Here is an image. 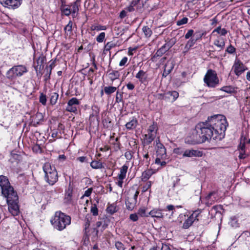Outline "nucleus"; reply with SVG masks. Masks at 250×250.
I'll list each match as a JSON object with an SVG mask.
<instances>
[{
    "mask_svg": "<svg viewBox=\"0 0 250 250\" xmlns=\"http://www.w3.org/2000/svg\"><path fill=\"white\" fill-rule=\"evenodd\" d=\"M0 187L2 195L6 198L9 211L13 216L18 215L19 197L6 176L0 175Z\"/></svg>",
    "mask_w": 250,
    "mask_h": 250,
    "instance_id": "1",
    "label": "nucleus"
},
{
    "mask_svg": "<svg viewBox=\"0 0 250 250\" xmlns=\"http://www.w3.org/2000/svg\"><path fill=\"white\" fill-rule=\"evenodd\" d=\"M196 129L197 132L201 133L202 142L208 141L211 138L213 140L219 138L208 118L206 122L198 123L196 125Z\"/></svg>",
    "mask_w": 250,
    "mask_h": 250,
    "instance_id": "2",
    "label": "nucleus"
},
{
    "mask_svg": "<svg viewBox=\"0 0 250 250\" xmlns=\"http://www.w3.org/2000/svg\"><path fill=\"white\" fill-rule=\"evenodd\" d=\"M208 119L214 132H216L219 139L221 138L228 126L226 117L223 115L219 114L208 117Z\"/></svg>",
    "mask_w": 250,
    "mask_h": 250,
    "instance_id": "3",
    "label": "nucleus"
},
{
    "mask_svg": "<svg viewBox=\"0 0 250 250\" xmlns=\"http://www.w3.org/2000/svg\"><path fill=\"white\" fill-rule=\"evenodd\" d=\"M51 223L56 229L62 231L71 223V217L61 211H56Z\"/></svg>",
    "mask_w": 250,
    "mask_h": 250,
    "instance_id": "4",
    "label": "nucleus"
},
{
    "mask_svg": "<svg viewBox=\"0 0 250 250\" xmlns=\"http://www.w3.org/2000/svg\"><path fill=\"white\" fill-rule=\"evenodd\" d=\"M44 178L50 185H53L58 180L57 171L55 167L49 163H45L43 166Z\"/></svg>",
    "mask_w": 250,
    "mask_h": 250,
    "instance_id": "5",
    "label": "nucleus"
},
{
    "mask_svg": "<svg viewBox=\"0 0 250 250\" xmlns=\"http://www.w3.org/2000/svg\"><path fill=\"white\" fill-rule=\"evenodd\" d=\"M28 72L27 68L24 65H15L6 73V77L10 81L15 80L17 78L23 76Z\"/></svg>",
    "mask_w": 250,
    "mask_h": 250,
    "instance_id": "6",
    "label": "nucleus"
},
{
    "mask_svg": "<svg viewBox=\"0 0 250 250\" xmlns=\"http://www.w3.org/2000/svg\"><path fill=\"white\" fill-rule=\"evenodd\" d=\"M204 82L208 87L214 88L218 85L219 80L216 72L209 69L207 71L204 78Z\"/></svg>",
    "mask_w": 250,
    "mask_h": 250,
    "instance_id": "7",
    "label": "nucleus"
},
{
    "mask_svg": "<svg viewBox=\"0 0 250 250\" xmlns=\"http://www.w3.org/2000/svg\"><path fill=\"white\" fill-rule=\"evenodd\" d=\"M158 126L156 123H153L147 130V133L144 135L143 143L145 145H148L152 143L156 137Z\"/></svg>",
    "mask_w": 250,
    "mask_h": 250,
    "instance_id": "8",
    "label": "nucleus"
},
{
    "mask_svg": "<svg viewBox=\"0 0 250 250\" xmlns=\"http://www.w3.org/2000/svg\"><path fill=\"white\" fill-rule=\"evenodd\" d=\"M248 69V67L239 59L236 58L234 62L231 70L234 72L236 76L239 77Z\"/></svg>",
    "mask_w": 250,
    "mask_h": 250,
    "instance_id": "9",
    "label": "nucleus"
},
{
    "mask_svg": "<svg viewBox=\"0 0 250 250\" xmlns=\"http://www.w3.org/2000/svg\"><path fill=\"white\" fill-rule=\"evenodd\" d=\"M186 143L189 144H196L203 143L201 134L200 133L197 132L196 127L192 131L191 135L186 139Z\"/></svg>",
    "mask_w": 250,
    "mask_h": 250,
    "instance_id": "10",
    "label": "nucleus"
},
{
    "mask_svg": "<svg viewBox=\"0 0 250 250\" xmlns=\"http://www.w3.org/2000/svg\"><path fill=\"white\" fill-rule=\"evenodd\" d=\"M201 211L200 210L194 211L190 216L185 219L182 228L184 229L189 228L195 220H198V217L199 216Z\"/></svg>",
    "mask_w": 250,
    "mask_h": 250,
    "instance_id": "11",
    "label": "nucleus"
},
{
    "mask_svg": "<svg viewBox=\"0 0 250 250\" xmlns=\"http://www.w3.org/2000/svg\"><path fill=\"white\" fill-rule=\"evenodd\" d=\"M155 148L156 149L157 157H160L163 160L167 158L166 149L164 146L160 143L159 138H157L155 141Z\"/></svg>",
    "mask_w": 250,
    "mask_h": 250,
    "instance_id": "12",
    "label": "nucleus"
},
{
    "mask_svg": "<svg viewBox=\"0 0 250 250\" xmlns=\"http://www.w3.org/2000/svg\"><path fill=\"white\" fill-rule=\"evenodd\" d=\"M79 104V100L76 98H72L68 101L66 110L69 112L76 113L77 112L78 106Z\"/></svg>",
    "mask_w": 250,
    "mask_h": 250,
    "instance_id": "13",
    "label": "nucleus"
},
{
    "mask_svg": "<svg viewBox=\"0 0 250 250\" xmlns=\"http://www.w3.org/2000/svg\"><path fill=\"white\" fill-rule=\"evenodd\" d=\"M0 3L9 9H16L21 4V0H0Z\"/></svg>",
    "mask_w": 250,
    "mask_h": 250,
    "instance_id": "14",
    "label": "nucleus"
},
{
    "mask_svg": "<svg viewBox=\"0 0 250 250\" xmlns=\"http://www.w3.org/2000/svg\"><path fill=\"white\" fill-rule=\"evenodd\" d=\"M203 155V152L198 150L193 149H185L183 153V158L192 157H201Z\"/></svg>",
    "mask_w": 250,
    "mask_h": 250,
    "instance_id": "15",
    "label": "nucleus"
},
{
    "mask_svg": "<svg viewBox=\"0 0 250 250\" xmlns=\"http://www.w3.org/2000/svg\"><path fill=\"white\" fill-rule=\"evenodd\" d=\"M96 228L94 229H96L97 233H98L99 230L103 231L107 227L108 224L106 220L104 219H101L99 221L96 223Z\"/></svg>",
    "mask_w": 250,
    "mask_h": 250,
    "instance_id": "16",
    "label": "nucleus"
},
{
    "mask_svg": "<svg viewBox=\"0 0 250 250\" xmlns=\"http://www.w3.org/2000/svg\"><path fill=\"white\" fill-rule=\"evenodd\" d=\"M135 77L141 83H145L147 82V74L143 70H139Z\"/></svg>",
    "mask_w": 250,
    "mask_h": 250,
    "instance_id": "17",
    "label": "nucleus"
},
{
    "mask_svg": "<svg viewBox=\"0 0 250 250\" xmlns=\"http://www.w3.org/2000/svg\"><path fill=\"white\" fill-rule=\"evenodd\" d=\"M80 2V0H76V1L72 3L70 5V11L73 18H75L79 11V5L78 3Z\"/></svg>",
    "mask_w": 250,
    "mask_h": 250,
    "instance_id": "18",
    "label": "nucleus"
},
{
    "mask_svg": "<svg viewBox=\"0 0 250 250\" xmlns=\"http://www.w3.org/2000/svg\"><path fill=\"white\" fill-rule=\"evenodd\" d=\"M217 199V194L215 191L210 192L206 197L207 204L208 205H212Z\"/></svg>",
    "mask_w": 250,
    "mask_h": 250,
    "instance_id": "19",
    "label": "nucleus"
},
{
    "mask_svg": "<svg viewBox=\"0 0 250 250\" xmlns=\"http://www.w3.org/2000/svg\"><path fill=\"white\" fill-rule=\"evenodd\" d=\"M174 67V64L172 62L168 61L165 65V68L163 73V76L166 77L172 71Z\"/></svg>",
    "mask_w": 250,
    "mask_h": 250,
    "instance_id": "20",
    "label": "nucleus"
},
{
    "mask_svg": "<svg viewBox=\"0 0 250 250\" xmlns=\"http://www.w3.org/2000/svg\"><path fill=\"white\" fill-rule=\"evenodd\" d=\"M46 61L45 57L43 56L42 55H41L37 59L36 62L37 65H35V68L36 70L38 69H41V68H43V64Z\"/></svg>",
    "mask_w": 250,
    "mask_h": 250,
    "instance_id": "21",
    "label": "nucleus"
},
{
    "mask_svg": "<svg viewBox=\"0 0 250 250\" xmlns=\"http://www.w3.org/2000/svg\"><path fill=\"white\" fill-rule=\"evenodd\" d=\"M153 171L151 169H148L145 170L142 174L141 180L143 182H146L148 180L151 175L153 174Z\"/></svg>",
    "mask_w": 250,
    "mask_h": 250,
    "instance_id": "22",
    "label": "nucleus"
},
{
    "mask_svg": "<svg viewBox=\"0 0 250 250\" xmlns=\"http://www.w3.org/2000/svg\"><path fill=\"white\" fill-rule=\"evenodd\" d=\"M128 169V167L124 165L120 168V173L117 176L118 179L124 180L126 177V172Z\"/></svg>",
    "mask_w": 250,
    "mask_h": 250,
    "instance_id": "23",
    "label": "nucleus"
},
{
    "mask_svg": "<svg viewBox=\"0 0 250 250\" xmlns=\"http://www.w3.org/2000/svg\"><path fill=\"white\" fill-rule=\"evenodd\" d=\"M213 44L218 47L220 50L224 49L225 45V42L222 39L218 38L214 41Z\"/></svg>",
    "mask_w": 250,
    "mask_h": 250,
    "instance_id": "24",
    "label": "nucleus"
},
{
    "mask_svg": "<svg viewBox=\"0 0 250 250\" xmlns=\"http://www.w3.org/2000/svg\"><path fill=\"white\" fill-rule=\"evenodd\" d=\"M90 166L93 169H101L104 168V165L99 160H93L90 163Z\"/></svg>",
    "mask_w": 250,
    "mask_h": 250,
    "instance_id": "25",
    "label": "nucleus"
},
{
    "mask_svg": "<svg viewBox=\"0 0 250 250\" xmlns=\"http://www.w3.org/2000/svg\"><path fill=\"white\" fill-rule=\"evenodd\" d=\"M148 214L152 217H156L158 218H162L163 216L161 210L158 209H154L151 210Z\"/></svg>",
    "mask_w": 250,
    "mask_h": 250,
    "instance_id": "26",
    "label": "nucleus"
},
{
    "mask_svg": "<svg viewBox=\"0 0 250 250\" xmlns=\"http://www.w3.org/2000/svg\"><path fill=\"white\" fill-rule=\"evenodd\" d=\"M138 124V122L136 119L133 118L130 121L127 122L125 126L127 129L131 130L135 128Z\"/></svg>",
    "mask_w": 250,
    "mask_h": 250,
    "instance_id": "27",
    "label": "nucleus"
},
{
    "mask_svg": "<svg viewBox=\"0 0 250 250\" xmlns=\"http://www.w3.org/2000/svg\"><path fill=\"white\" fill-rule=\"evenodd\" d=\"M197 40V37L195 38L194 37L191 38L188 41L185 45V48L186 49V51H188L191 47H192Z\"/></svg>",
    "mask_w": 250,
    "mask_h": 250,
    "instance_id": "28",
    "label": "nucleus"
},
{
    "mask_svg": "<svg viewBox=\"0 0 250 250\" xmlns=\"http://www.w3.org/2000/svg\"><path fill=\"white\" fill-rule=\"evenodd\" d=\"M136 203L135 199H130L129 197L125 201L126 207L129 210H132L134 208Z\"/></svg>",
    "mask_w": 250,
    "mask_h": 250,
    "instance_id": "29",
    "label": "nucleus"
},
{
    "mask_svg": "<svg viewBox=\"0 0 250 250\" xmlns=\"http://www.w3.org/2000/svg\"><path fill=\"white\" fill-rule=\"evenodd\" d=\"M220 90L227 93L231 94L236 92V88L231 85L225 86L221 88Z\"/></svg>",
    "mask_w": 250,
    "mask_h": 250,
    "instance_id": "30",
    "label": "nucleus"
},
{
    "mask_svg": "<svg viewBox=\"0 0 250 250\" xmlns=\"http://www.w3.org/2000/svg\"><path fill=\"white\" fill-rule=\"evenodd\" d=\"M120 75V73L118 71L113 70L109 74V78L113 82L115 80L118 79L119 78Z\"/></svg>",
    "mask_w": 250,
    "mask_h": 250,
    "instance_id": "31",
    "label": "nucleus"
},
{
    "mask_svg": "<svg viewBox=\"0 0 250 250\" xmlns=\"http://www.w3.org/2000/svg\"><path fill=\"white\" fill-rule=\"evenodd\" d=\"M62 12L65 16H68L71 14L69 5H62L61 8Z\"/></svg>",
    "mask_w": 250,
    "mask_h": 250,
    "instance_id": "32",
    "label": "nucleus"
},
{
    "mask_svg": "<svg viewBox=\"0 0 250 250\" xmlns=\"http://www.w3.org/2000/svg\"><path fill=\"white\" fill-rule=\"evenodd\" d=\"M50 104L52 105L55 104L58 101L59 94L56 92H52L50 94Z\"/></svg>",
    "mask_w": 250,
    "mask_h": 250,
    "instance_id": "33",
    "label": "nucleus"
},
{
    "mask_svg": "<svg viewBox=\"0 0 250 250\" xmlns=\"http://www.w3.org/2000/svg\"><path fill=\"white\" fill-rule=\"evenodd\" d=\"M43 120V115L41 113H37L33 117V122L34 124H39L41 121Z\"/></svg>",
    "mask_w": 250,
    "mask_h": 250,
    "instance_id": "34",
    "label": "nucleus"
},
{
    "mask_svg": "<svg viewBox=\"0 0 250 250\" xmlns=\"http://www.w3.org/2000/svg\"><path fill=\"white\" fill-rule=\"evenodd\" d=\"M106 26L105 25H92L90 26V30L92 31L96 30V31H101V30H105L106 29Z\"/></svg>",
    "mask_w": 250,
    "mask_h": 250,
    "instance_id": "35",
    "label": "nucleus"
},
{
    "mask_svg": "<svg viewBox=\"0 0 250 250\" xmlns=\"http://www.w3.org/2000/svg\"><path fill=\"white\" fill-rule=\"evenodd\" d=\"M117 88L112 86H105L104 88V91L107 95L113 93L116 91Z\"/></svg>",
    "mask_w": 250,
    "mask_h": 250,
    "instance_id": "36",
    "label": "nucleus"
},
{
    "mask_svg": "<svg viewBox=\"0 0 250 250\" xmlns=\"http://www.w3.org/2000/svg\"><path fill=\"white\" fill-rule=\"evenodd\" d=\"M217 32L221 36H225L227 34V30L225 28H221L220 26L215 29L213 33Z\"/></svg>",
    "mask_w": 250,
    "mask_h": 250,
    "instance_id": "37",
    "label": "nucleus"
},
{
    "mask_svg": "<svg viewBox=\"0 0 250 250\" xmlns=\"http://www.w3.org/2000/svg\"><path fill=\"white\" fill-rule=\"evenodd\" d=\"M143 31L146 37V38L150 37L152 33L151 29L147 26L143 27Z\"/></svg>",
    "mask_w": 250,
    "mask_h": 250,
    "instance_id": "38",
    "label": "nucleus"
},
{
    "mask_svg": "<svg viewBox=\"0 0 250 250\" xmlns=\"http://www.w3.org/2000/svg\"><path fill=\"white\" fill-rule=\"evenodd\" d=\"M73 26V22L71 21H70L68 22V23L64 27V31L65 33L68 34V33L69 34L71 33L72 31V28Z\"/></svg>",
    "mask_w": 250,
    "mask_h": 250,
    "instance_id": "39",
    "label": "nucleus"
},
{
    "mask_svg": "<svg viewBox=\"0 0 250 250\" xmlns=\"http://www.w3.org/2000/svg\"><path fill=\"white\" fill-rule=\"evenodd\" d=\"M185 149L183 147H177L173 149V153L177 155H182L183 157V153Z\"/></svg>",
    "mask_w": 250,
    "mask_h": 250,
    "instance_id": "40",
    "label": "nucleus"
},
{
    "mask_svg": "<svg viewBox=\"0 0 250 250\" xmlns=\"http://www.w3.org/2000/svg\"><path fill=\"white\" fill-rule=\"evenodd\" d=\"M90 212L94 216L98 215V209L96 204H92L90 208Z\"/></svg>",
    "mask_w": 250,
    "mask_h": 250,
    "instance_id": "41",
    "label": "nucleus"
},
{
    "mask_svg": "<svg viewBox=\"0 0 250 250\" xmlns=\"http://www.w3.org/2000/svg\"><path fill=\"white\" fill-rule=\"evenodd\" d=\"M46 96L45 94L42 93H41L39 97V101L43 105H46Z\"/></svg>",
    "mask_w": 250,
    "mask_h": 250,
    "instance_id": "42",
    "label": "nucleus"
},
{
    "mask_svg": "<svg viewBox=\"0 0 250 250\" xmlns=\"http://www.w3.org/2000/svg\"><path fill=\"white\" fill-rule=\"evenodd\" d=\"M115 248L118 250H125V248L124 246V245L120 241H116L115 243Z\"/></svg>",
    "mask_w": 250,
    "mask_h": 250,
    "instance_id": "43",
    "label": "nucleus"
},
{
    "mask_svg": "<svg viewBox=\"0 0 250 250\" xmlns=\"http://www.w3.org/2000/svg\"><path fill=\"white\" fill-rule=\"evenodd\" d=\"M72 201V193L67 192L65 194L64 198V202L67 204H70Z\"/></svg>",
    "mask_w": 250,
    "mask_h": 250,
    "instance_id": "44",
    "label": "nucleus"
},
{
    "mask_svg": "<svg viewBox=\"0 0 250 250\" xmlns=\"http://www.w3.org/2000/svg\"><path fill=\"white\" fill-rule=\"evenodd\" d=\"M105 34L104 32H101L97 37L96 41L98 42H102L105 39Z\"/></svg>",
    "mask_w": 250,
    "mask_h": 250,
    "instance_id": "45",
    "label": "nucleus"
},
{
    "mask_svg": "<svg viewBox=\"0 0 250 250\" xmlns=\"http://www.w3.org/2000/svg\"><path fill=\"white\" fill-rule=\"evenodd\" d=\"M107 211L110 213L113 214L117 211L116 207L114 205H110L107 208Z\"/></svg>",
    "mask_w": 250,
    "mask_h": 250,
    "instance_id": "46",
    "label": "nucleus"
},
{
    "mask_svg": "<svg viewBox=\"0 0 250 250\" xmlns=\"http://www.w3.org/2000/svg\"><path fill=\"white\" fill-rule=\"evenodd\" d=\"M143 157L144 161L145 162L146 166L148 167V165H149L150 162V158L148 154V152H146V151H145V153L143 154Z\"/></svg>",
    "mask_w": 250,
    "mask_h": 250,
    "instance_id": "47",
    "label": "nucleus"
},
{
    "mask_svg": "<svg viewBox=\"0 0 250 250\" xmlns=\"http://www.w3.org/2000/svg\"><path fill=\"white\" fill-rule=\"evenodd\" d=\"M244 147H245V146H244V145H243V146L241 147V150H240V154L239 155V158L240 159H245L247 157V154L245 153V151H244Z\"/></svg>",
    "mask_w": 250,
    "mask_h": 250,
    "instance_id": "48",
    "label": "nucleus"
},
{
    "mask_svg": "<svg viewBox=\"0 0 250 250\" xmlns=\"http://www.w3.org/2000/svg\"><path fill=\"white\" fill-rule=\"evenodd\" d=\"M138 214L142 217L148 216L146 213V209L145 208H142L139 209Z\"/></svg>",
    "mask_w": 250,
    "mask_h": 250,
    "instance_id": "49",
    "label": "nucleus"
},
{
    "mask_svg": "<svg viewBox=\"0 0 250 250\" xmlns=\"http://www.w3.org/2000/svg\"><path fill=\"white\" fill-rule=\"evenodd\" d=\"M235 48L233 47L231 44H230L226 50V52L230 54H233L235 52Z\"/></svg>",
    "mask_w": 250,
    "mask_h": 250,
    "instance_id": "50",
    "label": "nucleus"
},
{
    "mask_svg": "<svg viewBox=\"0 0 250 250\" xmlns=\"http://www.w3.org/2000/svg\"><path fill=\"white\" fill-rule=\"evenodd\" d=\"M152 183L151 181H147L146 184L143 186L142 191L143 192H146L151 187Z\"/></svg>",
    "mask_w": 250,
    "mask_h": 250,
    "instance_id": "51",
    "label": "nucleus"
},
{
    "mask_svg": "<svg viewBox=\"0 0 250 250\" xmlns=\"http://www.w3.org/2000/svg\"><path fill=\"white\" fill-rule=\"evenodd\" d=\"M166 52L164 49V48L161 47L159 48L155 53V54L154 56V57H161L162 56L164 53H165Z\"/></svg>",
    "mask_w": 250,
    "mask_h": 250,
    "instance_id": "52",
    "label": "nucleus"
},
{
    "mask_svg": "<svg viewBox=\"0 0 250 250\" xmlns=\"http://www.w3.org/2000/svg\"><path fill=\"white\" fill-rule=\"evenodd\" d=\"M188 18L184 17L182 18L181 20H179L177 21V25L178 26H181L183 24H186L188 22Z\"/></svg>",
    "mask_w": 250,
    "mask_h": 250,
    "instance_id": "53",
    "label": "nucleus"
},
{
    "mask_svg": "<svg viewBox=\"0 0 250 250\" xmlns=\"http://www.w3.org/2000/svg\"><path fill=\"white\" fill-rule=\"evenodd\" d=\"M167 94L173 97V101H175L179 96V93L176 91H169Z\"/></svg>",
    "mask_w": 250,
    "mask_h": 250,
    "instance_id": "54",
    "label": "nucleus"
},
{
    "mask_svg": "<svg viewBox=\"0 0 250 250\" xmlns=\"http://www.w3.org/2000/svg\"><path fill=\"white\" fill-rule=\"evenodd\" d=\"M125 158L128 160H130L133 156L132 152L131 151H127L125 153Z\"/></svg>",
    "mask_w": 250,
    "mask_h": 250,
    "instance_id": "55",
    "label": "nucleus"
},
{
    "mask_svg": "<svg viewBox=\"0 0 250 250\" xmlns=\"http://www.w3.org/2000/svg\"><path fill=\"white\" fill-rule=\"evenodd\" d=\"M46 73L45 74L44 77V81H47L49 80L50 78V75L51 74V70H48V68H46Z\"/></svg>",
    "mask_w": 250,
    "mask_h": 250,
    "instance_id": "56",
    "label": "nucleus"
},
{
    "mask_svg": "<svg viewBox=\"0 0 250 250\" xmlns=\"http://www.w3.org/2000/svg\"><path fill=\"white\" fill-rule=\"evenodd\" d=\"M127 61H128V58L126 57H124L121 60V61L120 62H119V66H124L125 65V64L127 62Z\"/></svg>",
    "mask_w": 250,
    "mask_h": 250,
    "instance_id": "57",
    "label": "nucleus"
},
{
    "mask_svg": "<svg viewBox=\"0 0 250 250\" xmlns=\"http://www.w3.org/2000/svg\"><path fill=\"white\" fill-rule=\"evenodd\" d=\"M194 31L192 29L189 30L188 32L185 35V38L186 39H188L189 38L191 37L193 34Z\"/></svg>",
    "mask_w": 250,
    "mask_h": 250,
    "instance_id": "58",
    "label": "nucleus"
},
{
    "mask_svg": "<svg viewBox=\"0 0 250 250\" xmlns=\"http://www.w3.org/2000/svg\"><path fill=\"white\" fill-rule=\"evenodd\" d=\"M172 45L170 43H166L161 47L164 48L165 51L167 52L171 47Z\"/></svg>",
    "mask_w": 250,
    "mask_h": 250,
    "instance_id": "59",
    "label": "nucleus"
},
{
    "mask_svg": "<svg viewBox=\"0 0 250 250\" xmlns=\"http://www.w3.org/2000/svg\"><path fill=\"white\" fill-rule=\"evenodd\" d=\"M129 218L131 220L135 222L137 221L138 219V217L137 214L134 213V214H131L129 215Z\"/></svg>",
    "mask_w": 250,
    "mask_h": 250,
    "instance_id": "60",
    "label": "nucleus"
},
{
    "mask_svg": "<svg viewBox=\"0 0 250 250\" xmlns=\"http://www.w3.org/2000/svg\"><path fill=\"white\" fill-rule=\"evenodd\" d=\"M137 47H129L128 50V54L129 56H132L133 55V52L137 50Z\"/></svg>",
    "mask_w": 250,
    "mask_h": 250,
    "instance_id": "61",
    "label": "nucleus"
},
{
    "mask_svg": "<svg viewBox=\"0 0 250 250\" xmlns=\"http://www.w3.org/2000/svg\"><path fill=\"white\" fill-rule=\"evenodd\" d=\"M92 191V188H89L86 190L85 191L84 193V196L86 197H89L90 196Z\"/></svg>",
    "mask_w": 250,
    "mask_h": 250,
    "instance_id": "62",
    "label": "nucleus"
},
{
    "mask_svg": "<svg viewBox=\"0 0 250 250\" xmlns=\"http://www.w3.org/2000/svg\"><path fill=\"white\" fill-rule=\"evenodd\" d=\"M126 87L128 90H132L134 88L135 85L131 83H128L126 84Z\"/></svg>",
    "mask_w": 250,
    "mask_h": 250,
    "instance_id": "63",
    "label": "nucleus"
},
{
    "mask_svg": "<svg viewBox=\"0 0 250 250\" xmlns=\"http://www.w3.org/2000/svg\"><path fill=\"white\" fill-rule=\"evenodd\" d=\"M126 16V12L125 10H122L120 13V18L121 19L124 18Z\"/></svg>",
    "mask_w": 250,
    "mask_h": 250,
    "instance_id": "64",
    "label": "nucleus"
}]
</instances>
